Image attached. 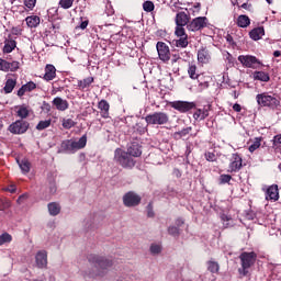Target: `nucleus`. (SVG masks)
I'll use <instances>...</instances> for the list:
<instances>
[{
	"instance_id": "obj_1",
	"label": "nucleus",
	"mask_w": 281,
	"mask_h": 281,
	"mask_svg": "<svg viewBox=\"0 0 281 281\" xmlns=\"http://www.w3.org/2000/svg\"><path fill=\"white\" fill-rule=\"evenodd\" d=\"M87 146V134L81 136L78 140L76 139H66L63 140L58 153H65L66 155H74L78 150H82Z\"/></svg>"
},
{
	"instance_id": "obj_2",
	"label": "nucleus",
	"mask_w": 281,
	"mask_h": 281,
	"mask_svg": "<svg viewBox=\"0 0 281 281\" xmlns=\"http://www.w3.org/2000/svg\"><path fill=\"white\" fill-rule=\"evenodd\" d=\"M257 259H258V255L254 251L241 252L239 255V260H240V268L238 269L239 276H249V271H251V267L256 265Z\"/></svg>"
},
{
	"instance_id": "obj_3",
	"label": "nucleus",
	"mask_w": 281,
	"mask_h": 281,
	"mask_svg": "<svg viewBox=\"0 0 281 281\" xmlns=\"http://www.w3.org/2000/svg\"><path fill=\"white\" fill-rule=\"evenodd\" d=\"M114 161L122 166V168H126L131 170L135 168V159L128 153L124 151L122 148H116L114 151Z\"/></svg>"
},
{
	"instance_id": "obj_4",
	"label": "nucleus",
	"mask_w": 281,
	"mask_h": 281,
	"mask_svg": "<svg viewBox=\"0 0 281 281\" xmlns=\"http://www.w3.org/2000/svg\"><path fill=\"white\" fill-rule=\"evenodd\" d=\"M256 100L259 106H267L268 109H278L280 106V100L267 92L257 94Z\"/></svg>"
},
{
	"instance_id": "obj_5",
	"label": "nucleus",
	"mask_w": 281,
	"mask_h": 281,
	"mask_svg": "<svg viewBox=\"0 0 281 281\" xmlns=\"http://www.w3.org/2000/svg\"><path fill=\"white\" fill-rule=\"evenodd\" d=\"M170 116L166 112H154L145 116V122L151 126H164V124H168Z\"/></svg>"
},
{
	"instance_id": "obj_6",
	"label": "nucleus",
	"mask_w": 281,
	"mask_h": 281,
	"mask_svg": "<svg viewBox=\"0 0 281 281\" xmlns=\"http://www.w3.org/2000/svg\"><path fill=\"white\" fill-rule=\"evenodd\" d=\"M237 60L248 69H259L262 65V61L254 55H239Z\"/></svg>"
},
{
	"instance_id": "obj_7",
	"label": "nucleus",
	"mask_w": 281,
	"mask_h": 281,
	"mask_svg": "<svg viewBox=\"0 0 281 281\" xmlns=\"http://www.w3.org/2000/svg\"><path fill=\"white\" fill-rule=\"evenodd\" d=\"M89 262H92L94 267H97L98 269H102V271H105L106 269H111V267H113V259L95 255L89 258Z\"/></svg>"
},
{
	"instance_id": "obj_8",
	"label": "nucleus",
	"mask_w": 281,
	"mask_h": 281,
	"mask_svg": "<svg viewBox=\"0 0 281 281\" xmlns=\"http://www.w3.org/2000/svg\"><path fill=\"white\" fill-rule=\"evenodd\" d=\"M142 203V196L135 191H128L123 195V204L125 207H137Z\"/></svg>"
},
{
	"instance_id": "obj_9",
	"label": "nucleus",
	"mask_w": 281,
	"mask_h": 281,
	"mask_svg": "<svg viewBox=\"0 0 281 281\" xmlns=\"http://www.w3.org/2000/svg\"><path fill=\"white\" fill-rule=\"evenodd\" d=\"M27 128H30V123L23 120H18L9 126V131L13 135H23L27 133Z\"/></svg>"
},
{
	"instance_id": "obj_10",
	"label": "nucleus",
	"mask_w": 281,
	"mask_h": 281,
	"mask_svg": "<svg viewBox=\"0 0 281 281\" xmlns=\"http://www.w3.org/2000/svg\"><path fill=\"white\" fill-rule=\"evenodd\" d=\"M209 20L205 16H198L194 18L189 24L187 25V29L189 32H199L203 30L204 27H207Z\"/></svg>"
},
{
	"instance_id": "obj_11",
	"label": "nucleus",
	"mask_w": 281,
	"mask_h": 281,
	"mask_svg": "<svg viewBox=\"0 0 281 281\" xmlns=\"http://www.w3.org/2000/svg\"><path fill=\"white\" fill-rule=\"evenodd\" d=\"M156 49L158 52V56L162 63H168L170 60V47L167 46L164 42H158L156 44Z\"/></svg>"
},
{
	"instance_id": "obj_12",
	"label": "nucleus",
	"mask_w": 281,
	"mask_h": 281,
	"mask_svg": "<svg viewBox=\"0 0 281 281\" xmlns=\"http://www.w3.org/2000/svg\"><path fill=\"white\" fill-rule=\"evenodd\" d=\"M171 106L180 113H188V111H192L196 104L188 101H175Z\"/></svg>"
},
{
	"instance_id": "obj_13",
	"label": "nucleus",
	"mask_w": 281,
	"mask_h": 281,
	"mask_svg": "<svg viewBox=\"0 0 281 281\" xmlns=\"http://www.w3.org/2000/svg\"><path fill=\"white\" fill-rule=\"evenodd\" d=\"M243 168V157L238 154H233L228 166V172H239Z\"/></svg>"
},
{
	"instance_id": "obj_14",
	"label": "nucleus",
	"mask_w": 281,
	"mask_h": 281,
	"mask_svg": "<svg viewBox=\"0 0 281 281\" xmlns=\"http://www.w3.org/2000/svg\"><path fill=\"white\" fill-rule=\"evenodd\" d=\"M267 201H278L280 199V191L278 184L270 186L266 191Z\"/></svg>"
},
{
	"instance_id": "obj_15",
	"label": "nucleus",
	"mask_w": 281,
	"mask_h": 281,
	"mask_svg": "<svg viewBox=\"0 0 281 281\" xmlns=\"http://www.w3.org/2000/svg\"><path fill=\"white\" fill-rule=\"evenodd\" d=\"M209 116H210V105L204 106L202 109H196L195 112L193 113V120H195L196 122H201Z\"/></svg>"
},
{
	"instance_id": "obj_16",
	"label": "nucleus",
	"mask_w": 281,
	"mask_h": 281,
	"mask_svg": "<svg viewBox=\"0 0 281 281\" xmlns=\"http://www.w3.org/2000/svg\"><path fill=\"white\" fill-rule=\"evenodd\" d=\"M35 262L38 269H45L47 267V252L45 250H41L35 256Z\"/></svg>"
},
{
	"instance_id": "obj_17",
	"label": "nucleus",
	"mask_w": 281,
	"mask_h": 281,
	"mask_svg": "<svg viewBox=\"0 0 281 281\" xmlns=\"http://www.w3.org/2000/svg\"><path fill=\"white\" fill-rule=\"evenodd\" d=\"M53 106H55L57 111H67V109H69V101L57 97L53 100Z\"/></svg>"
},
{
	"instance_id": "obj_18",
	"label": "nucleus",
	"mask_w": 281,
	"mask_h": 281,
	"mask_svg": "<svg viewBox=\"0 0 281 281\" xmlns=\"http://www.w3.org/2000/svg\"><path fill=\"white\" fill-rule=\"evenodd\" d=\"M211 59L212 56L210 55V50L205 48L198 50V63H201L202 65H207Z\"/></svg>"
},
{
	"instance_id": "obj_19",
	"label": "nucleus",
	"mask_w": 281,
	"mask_h": 281,
	"mask_svg": "<svg viewBox=\"0 0 281 281\" xmlns=\"http://www.w3.org/2000/svg\"><path fill=\"white\" fill-rule=\"evenodd\" d=\"M190 23V15L181 11L176 14V25L188 26Z\"/></svg>"
},
{
	"instance_id": "obj_20",
	"label": "nucleus",
	"mask_w": 281,
	"mask_h": 281,
	"mask_svg": "<svg viewBox=\"0 0 281 281\" xmlns=\"http://www.w3.org/2000/svg\"><path fill=\"white\" fill-rule=\"evenodd\" d=\"M34 89H36V85L34 83V81H29L18 90V97L23 98L25 93H30L31 91H34Z\"/></svg>"
},
{
	"instance_id": "obj_21",
	"label": "nucleus",
	"mask_w": 281,
	"mask_h": 281,
	"mask_svg": "<svg viewBox=\"0 0 281 281\" xmlns=\"http://www.w3.org/2000/svg\"><path fill=\"white\" fill-rule=\"evenodd\" d=\"M43 78L46 80V82L54 80V78H56V67L52 64L46 65Z\"/></svg>"
},
{
	"instance_id": "obj_22",
	"label": "nucleus",
	"mask_w": 281,
	"mask_h": 281,
	"mask_svg": "<svg viewBox=\"0 0 281 281\" xmlns=\"http://www.w3.org/2000/svg\"><path fill=\"white\" fill-rule=\"evenodd\" d=\"M98 109L101 113V117L104 120H108L109 117V109H111V105L109 104V101L106 100H101L98 104Z\"/></svg>"
},
{
	"instance_id": "obj_23",
	"label": "nucleus",
	"mask_w": 281,
	"mask_h": 281,
	"mask_svg": "<svg viewBox=\"0 0 281 281\" xmlns=\"http://www.w3.org/2000/svg\"><path fill=\"white\" fill-rule=\"evenodd\" d=\"M127 155H131L132 157H142V146H139L138 143H132L127 147Z\"/></svg>"
},
{
	"instance_id": "obj_24",
	"label": "nucleus",
	"mask_w": 281,
	"mask_h": 281,
	"mask_svg": "<svg viewBox=\"0 0 281 281\" xmlns=\"http://www.w3.org/2000/svg\"><path fill=\"white\" fill-rule=\"evenodd\" d=\"M16 49V41L8 38L4 41L3 54H12Z\"/></svg>"
},
{
	"instance_id": "obj_25",
	"label": "nucleus",
	"mask_w": 281,
	"mask_h": 281,
	"mask_svg": "<svg viewBox=\"0 0 281 281\" xmlns=\"http://www.w3.org/2000/svg\"><path fill=\"white\" fill-rule=\"evenodd\" d=\"M265 34V27L259 26L256 29H252L249 32V36L252 41H260V38H262V35Z\"/></svg>"
},
{
	"instance_id": "obj_26",
	"label": "nucleus",
	"mask_w": 281,
	"mask_h": 281,
	"mask_svg": "<svg viewBox=\"0 0 281 281\" xmlns=\"http://www.w3.org/2000/svg\"><path fill=\"white\" fill-rule=\"evenodd\" d=\"M254 80H259L260 82H269L271 78L269 77V72L265 71H255L252 72Z\"/></svg>"
},
{
	"instance_id": "obj_27",
	"label": "nucleus",
	"mask_w": 281,
	"mask_h": 281,
	"mask_svg": "<svg viewBox=\"0 0 281 281\" xmlns=\"http://www.w3.org/2000/svg\"><path fill=\"white\" fill-rule=\"evenodd\" d=\"M93 85V77H88L83 80H78L77 87L80 89V91H85L86 89H89Z\"/></svg>"
},
{
	"instance_id": "obj_28",
	"label": "nucleus",
	"mask_w": 281,
	"mask_h": 281,
	"mask_svg": "<svg viewBox=\"0 0 281 281\" xmlns=\"http://www.w3.org/2000/svg\"><path fill=\"white\" fill-rule=\"evenodd\" d=\"M14 87H16V78H9L4 83V93H12L14 91Z\"/></svg>"
},
{
	"instance_id": "obj_29",
	"label": "nucleus",
	"mask_w": 281,
	"mask_h": 281,
	"mask_svg": "<svg viewBox=\"0 0 281 281\" xmlns=\"http://www.w3.org/2000/svg\"><path fill=\"white\" fill-rule=\"evenodd\" d=\"M48 213L50 214V216H58V214H60V204L56 203V202H50L48 203Z\"/></svg>"
},
{
	"instance_id": "obj_30",
	"label": "nucleus",
	"mask_w": 281,
	"mask_h": 281,
	"mask_svg": "<svg viewBox=\"0 0 281 281\" xmlns=\"http://www.w3.org/2000/svg\"><path fill=\"white\" fill-rule=\"evenodd\" d=\"M27 27H38L41 24V18L31 15L25 19Z\"/></svg>"
},
{
	"instance_id": "obj_31",
	"label": "nucleus",
	"mask_w": 281,
	"mask_h": 281,
	"mask_svg": "<svg viewBox=\"0 0 281 281\" xmlns=\"http://www.w3.org/2000/svg\"><path fill=\"white\" fill-rule=\"evenodd\" d=\"M251 24V20L247 15H239L237 18V25L238 27H249Z\"/></svg>"
},
{
	"instance_id": "obj_32",
	"label": "nucleus",
	"mask_w": 281,
	"mask_h": 281,
	"mask_svg": "<svg viewBox=\"0 0 281 281\" xmlns=\"http://www.w3.org/2000/svg\"><path fill=\"white\" fill-rule=\"evenodd\" d=\"M192 133V127H186L173 134L175 139H181L182 137H188Z\"/></svg>"
},
{
	"instance_id": "obj_33",
	"label": "nucleus",
	"mask_w": 281,
	"mask_h": 281,
	"mask_svg": "<svg viewBox=\"0 0 281 281\" xmlns=\"http://www.w3.org/2000/svg\"><path fill=\"white\" fill-rule=\"evenodd\" d=\"M18 117L21 120H25L30 115V110L25 105H21L16 111Z\"/></svg>"
},
{
	"instance_id": "obj_34",
	"label": "nucleus",
	"mask_w": 281,
	"mask_h": 281,
	"mask_svg": "<svg viewBox=\"0 0 281 281\" xmlns=\"http://www.w3.org/2000/svg\"><path fill=\"white\" fill-rule=\"evenodd\" d=\"M10 243H12V235H10V233L0 235V247H2V245H10Z\"/></svg>"
},
{
	"instance_id": "obj_35",
	"label": "nucleus",
	"mask_w": 281,
	"mask_h": 281,
	"mask_svg": "<svg viewBox=\"0 0 281 281\" xmlns=\"http://www.w3.org/2000/svg\"><path fill=\"white\" fill-rule=\"evenodd\" d=\"M18 164L24 175H27V172H30V160L27 159H22L21 161L18 160Z\"/></svg>"
},
{
	"instance_id": "obj_36",
	"label": "nucleus",
	"mask_w": 281,
	"mask_h": 281,
	"mask_svg": "<svg viewBox=\"0 0 281 281\" xmlns=\"http://www.w3.org/2000/svg\"><path fill=\"white\" fill-rule=\"evenodd\" d=\"M221 266L216 261H207V271L211 273H218Z\"/></svg>"
},
{
	"instance_id": "obj_37",
	"label": "nucleus",
	"mask_w": 281,
	"mask_h": 281,
	"mask_svg": "<svg viewBox=\"0 0 281 281\" xmlns=\"http://www.w3.org/2000/svg\"><path fill=\"white\" fill-rule=\"evenodd\" d=\"M52 126V120H44L40 121L38 124L36 125V131H45V128H49Z\"/></svg>"
},
{
	"instance_id": "obj_38",
	"label": "nucleus",
	"mask_w": 281,
	"mask_h": 281,
	"mask_svg": "<svg viewBox=\"0 0 281 281\" xmlns=\"http://www.w3.org/2000/svg\"><path fill=\"white\" fill-rule=\"evenodd\" d=\"M261 142H262L261 137H256L252 144L248 148L249 153H256V150L260 148Z\"/></svg>"
},
{
	"instance_id": "obj_39",
	"label": "nucleus",
	"mask_w": 281,
	"mask_h": 281,
	"mask_svg": "<svg viewBox=\"0 0 281 281\" xmlns=\"http://www.w3.org/2000/svg\"><path fill=\"white\" fill-rule=\"evenodd\" d=\"M149 251L151 256H159V252L161 251V244L154 243L149 247Z\"/></svg>"
},
{
	"instance_id": "obj_40",
	"label": "nucleus",
	"mask_w": 281,
	"mask_h": 281,
	"mask_svg": "<svg viewBox=\"0 0 281 281\" xmlns=\"http://www.w3.org/2000/svg\"><path fill=\"white\" fill-rule=\"evenodd\" d=\"M188 74L192 80H196V78H199V74H196V65H189Z\"/></svg>"
},
{
	"instance_id": "obj_41",
	"label": "nucleus",
	"mask_w": 281,
	"mask_h": 281,
	"mask_svg": "<svg viewBox=\"0 0 281 281\" xmlns=\"http://www.w3.org/2000/svg\"><path fill=\"white\" fill-rule=\"evenodd\" d=\"M175 34H176V36H178L179 38L188 36V34H186V29H184V26H181V25H177V26H176Z\"/></svg>"
},
{
	"instance_id": "obj_42",
	"label": "nucleus",
	"mask_w": 281,
	"mask_h": 281,
	"mask_svg": "<svg viewBox=\"0 0 281 281\" xmlns=\"http://www.w3.org/2000/svg\"><path fill=\"white\" fill-rule=\"evenodd\" d=\"M56 182H50L49 183V187H48V195H45L44 199L46 200H49V198L53 195V194H56Z\"/></svg>"
},
{
	"instance_id": "obj_43",
	"label": "nucleus",
	"mask_w": 281,
	"mask_h": 281,
	"mask_svg": "<svg viewBox=\"0 0 281 281\" xmlns=\"http://www.w3.org/2000/svg\"><path fill=\"white\" fill-rule=\"evenodd\" d=\"M61 125L64 126V128L69 130L76 126V122H74V120L71 119H64Z\"/></svg>"
},
{
	"instance_id": "obj_44",
	"label": "nucleus",
	"mask_w": 281,
	"mask_h": 281,
	"mask_svg": "<svg viewBox=\"0 0 281 281\" xmlns=\"http://www.w3.org/2000/svg\"><path fill=\"white\" fill-rule=\"evenodd\" d=\"M221 220L223 222L224 227H232V216H228L226 214H222Z\"/></svg>"
},
{
	"instance_id": "obj_45",
	"label": "nucleus",
	"mask_w": 281,
	"mask_h": 281,
	"mask_svg": "<svg viewBox=\"0 0 281 281\" xmlns=\"http://www.w3.org/2000/svg\"><path fill=\"white\" fill-rule=\"evenodd\" d=\"M143 9L145 12H153V10H155V3H153V1H145L143 3Z\"/></svg>"
},
{
	"instance_id": "obj_46",
	"label": "nucleus",
	"mask_w": 281,
	"mask_h": 281,
	"mask_svg": "<svg viewBox=\"0 0 281 281\" xmlns=\"http://www.w3.org/2000/svg\"><path fill=\"white\" fill-rule=\"evenodd\" d=\"M176 47H188V36L180 37L176 41Z\"/></svg>"
},
{
	"instance_id": "obj_47",
	"label": "nucleus",
	"mask_w": 281,
	"mask_h": 281,
	"mask_svg": "<svg viewBox=\"0 0 281 281\" xmlns=\"http://www.w3.org/2000/svg\"><path fill=\"white\" fill-rule=\"evenodd\" d=\"M59 5L64 10H69V8H71V5H74V0H60Z\"/></svg>"
},
{
	"instance_id": "obj_48",
	"label": "nucleus",
	"mask_w": 281,
	"mask_h": 281,
	"mask_svg": "<svg viewBox=\"0 0 281 281\" xmlns=\"http://www.w3.org/2000/svg\"><path fill=\"white\" fill-rule=\"evenodd\" d=\"M229 181H232V176L231 175H221L220 176V184L221 186H225V183H229Z\"/></svg>"
},
{
	"instance_id": "obj_49",
	"label": "nucleus",
	"mask_w": 281,
	"mask_h": 281,
	"mask_svg": "<svg viewBox=\"0 0 281 281\" xmlns=\"http://www.w3.org/2000/svg\"><path fill=\"white\" fill-rule=\"evenodd\" d=\"M10 61L0 58V71H9Z\"/></svg>"
},
{
	"instance_id": "obj_50",
	"label": "nucleus",
	"mask_w": 281,
	"mask_h": 281,
	"mask_svg": "<svg viewBox=\"0 0 281 281\" xmlns=\"http://www.w3.org/2000/svg\"><path fill=\"white\" fill-rule=\"evenodd\" d=\"M168 234H170V236H173L175 238H177V236H179V227L169 226L168 227Z\"/></svg>"
},
{
	"instance_id": "obj_51",
	"label": "nucleus",
	"mask_w": 281,
	"mask_h": 281,
	"mask_svg": "<svg viewBox=\"0 0 281 281\" xmlns=\"http://www.w3.org/2000/svg\"><path fill=\"white\" fill-rule=\"evenodd\" d=\"M24 5L29 10H34L36 8V0H24Z\"/></svg>"
},
{
	"instance_id": "obj_52",
	"label": "nucleus",
	"mask_w": 281,
	"mask_h": 281,
	"mask_svg": "<svg viewBox=\"0 0 281 281\" xmlns=\"http://www.w3.org/2000/svg\"><path fill=\"white\" fill-rule=\"evenodd\" d=\"M20 65L21 64L19 61H9V71H16Z\"/></svg>"
},
{
	"instance_id": "obj_53",
	"label": "nucleus",
	"mask_w": 281,
	"mask_h": 281,
	"mask_svg": "<svg viewBox=\"0 0 281 281\" xmlns=\"http://www.w3.org/2000/svg\"><path fill=\"white\" fill-rule=\"evenodd\" d=\"M105 14L108 16H113V14H115V10H113V5H111V3L105 5Z\"/></svg>"
},
{
	"instance_id": "obj_54",
	"label": "nucleus",
	"mask_w": 281,
	"mask_h": 281,
	"mask_svg": "<svg viewBox=\"0 0 281 281\" xmlns=\"http://www.w3.org/2000/svg\"><path fill=\"white\" fill-rule=\"evenodd\" d=\"M206 161H216V155L212 151H206L205 154Z\"/></svg>"
},
{
	"instance_id": "obj_55",
	"label": "nucleus",
	"mask_w": 281,
	"mask_h": 281,
	"mask_svg": "<svg viewBox=\"0 0 281 281\" xmlns=\"http://www.w3.org/2000/svg\"><path fill=\"white\" fill-rule=\"evenodd\" d=\"M22 32H23V30H21V27H19V26H13V27L11 29V33H12L14 36H21Z\"/></svg>"
},
{
	"instance_id": "obj_56",
	"label": "nucleus",
	"mask_w": 281,
	"mask_h": 281,
	"mask_svg": "<svg viewBox=\"0 0 281 281\" xmlns=\"http://www.w3.org/2000/svg\"><path fill=\"white\" fill-rule=\"evenodd\" d=\"M273 144L274 146H278L279 148H281V134L274 136Z\"/></svg>"
},
{
	"instance_id": "obj_57",
	"label": "nucleus",
	"mask_w": 281,
	"mask_h": 281,
	"mask_svg": "<svg viewBox=\"0 0 281 281\" xmlns=\"http://www.w3.org/2000/svg\"><path fill=\"white\" fill-rule=\"evenodd\" d=\"M29 196L30 195L27 193H23L18 198L16 202L19 203V205H21L25 200H27Z\"/></svg>"
},
{
	"instance_id": "obj_58",
	"label": "nucleus",
	"mask_w": 281,
	"mask_h": 281,
	"mask_svg": "<svg viewBox=\"0 0 281 281\" xmlns=\"http://www.w3.org/2000/svg\"><path fill=\"white\" fill-rule=\"evenodd\" d=\"M147 216L149 218H153V216H155V212H153V205L151 204L147 205Z\"/></svg>"
},
{
	"instance_id": "obj_59",
	"label": "nucleus",
	"mask_w": 281,
	"mask_h": 281,
	"mask_svg": "<svg viewBox=\"0 0 281 281\" xmlns=\"http://www.w3.org/2000/svg\"><path fill=\"white\" fill-rule=\"evenodd\" d=\"M233 111H235V113H240V111H243V106L238 103H235L233 105Z\"/></svg>"
},
{
	"instance_id": "obj_60",
	"label": "nucleus",
	"mask_w": 281,
	"mask_h": 281,
	"mask_svg": "<svg viewBox=\"0 0 281 281\" xmlns=\"http://www.w3.org/2000/svg\"><path fill=\"white\" fill-rule=\"evenodd\" d=\"M89 25V21H83L80 23V30H87V26Z\"/></svg>"
},
{
	"instance_id": "obj_61",
	"label": "nucleus",
	"mask_w": 281,
	"mask_h": 281,
	"mask_svg": "<svg viewBox=\"0 0 281 281\" xmlns=\"http://www.w3.org/2000/svg\"><path fill=\"white\" fill-rule=\"evenodd\" d=\"M183 223H186V222H184L183 218H181V217H179L178 220H176V225H177V227H181V225H183Z\"/></svg>"
},
{
	"instance_id": "obj_62",
	"label": "nucleus",
	"mask_w": 281,
	"mask_h": 281,
	"mask_svg": "<svg viewBox=\"0 0 281 281\" xmlns=\"http://www.w3.org/2000/svg\"><path fill=\"white\" fill-rule=\"evenodd\" d=\"M8 190H9V192H11L12 194H14V192H16V187L11 186Z\"/></svg>"
},
{
	"instance_id": "obj_63",
	"label": "nucleus",
	"mask_w": 281,
	"mask_h": 281,
	"mask_svg": "<svg viewBox=\"0 0 281 281\" xmlns=\"http://www.w3.org/2000/svg\"><path fill=\"white\" fill-rule=\"evenodd\" d=\"M273 56H274V58H280L281 52H280V50H276V52L273 53Z\"/></svg>"
},
{
	"instance_id": "obj_64",
	"label": "nucleus",
	"mask_w": 281,
	"mask_h": 281,
	"mask_svg": "<svg viewBox=\"0 0 281 281\" xmlns=\"http://www.w3.org/2000/svg\"><path fill=\"white\" fill-rule=\"evenodd\" d=\"M138 131H139V133H146V127H140V128H138Z\"/></svg>"
}]
</instances>
